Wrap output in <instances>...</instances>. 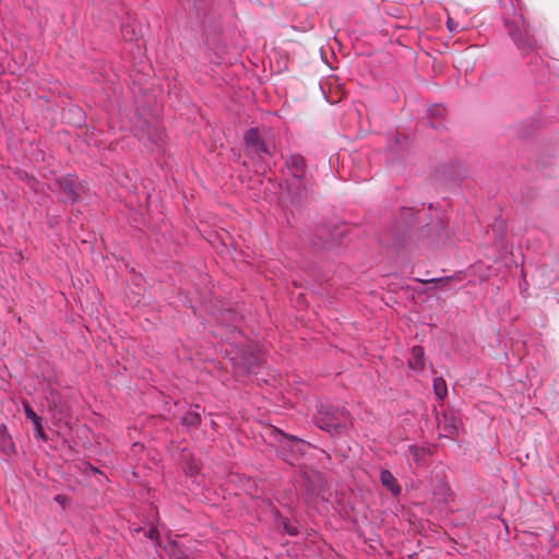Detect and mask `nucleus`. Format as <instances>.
Instances as JSON below:
<instances>
[{"label":"nucleus","mask_w":559,"mask_h":559,"mask_svg":"<svg viewBox=\"0 0 559 559\" xmlns=\"http://www.w3.org/2000/svg\"><path fill=\"white\" fill-rule=\"evenodd\" d=\"M314 420L320 429L332 435L344 433L350 425V416L344 408L322 407Z\"/></svg>","instance_id":"obj_1"},{"label":"nucleus","mask_w":559,"mask_h":559,"mask_svg":"<svg viewBox=\"0 0 559 559\" xmlns=\"http://www.w3.org/2000/svg\"><path fill=\"white\" fill-rule=\"evenodd\" d=\"M506 26L508 28L509 35L518 48L525 51H528L533 48L534 40L527 34L522 16H519L512 21H506Z\"/></svg>","instance_id":"obj_2"},{"label":"nucleus","mask_w":559,"mask_h":559,"mask_svg":"<svg viewBox=\"0 0 559 559\" xmlns=\"http://www.w3.org/2000/svg\"><path fill=\"white\" fill-rule=\"evenodd\" d=\"M287 191L289 195L297 202L307 200L313 193V182L311 176H302L301 178L292 177L288 182Z\"/></svg>","instance_id":"obj_3"},{"label":"nucleus","mask_w":559,"mask_h":559,"mask_svg":"<svg viewBox=\"0 0 559 559\" xmlns=\"http://www.w3.org/2000/svg\"><path fill=\"white\" fill-rule=\"evenodd\" d=\"M58 183L61 191L73 202L76 201L84 191V187L78 181L76 177L72 175L61 177Z\"/></svg>","instance_id":"obj_4"},{"label":"nucleus","mask_w":559,"mask_h":559,"mask_svg":"<svg viewBox=\"0 0 559 559\" xmlns=\"http://www.w3.org/2000/svg\"><path fill=\"white\" fill-rule=\"evenodd\" d=\"M246 147L253 154H257L260 158L262 155H269V150L265 143L261 140L259 131L257 129H250L243 136Z\"/></svg>","instance_id":"obj_5"},{"label":"nucleus","mask_w":559,"mask_h":559,"mask_svg":"<svg viewBox=\"0 0 559 559\" xmlns=\"http://www.w3.org/2000/svg\"><path fill=\"white\" fill-rule=\"evenodd\" d=\"M286 166L289 169L292 177L301 178L302 176H309L306 159L299 154L288 156L286 159Z\"/></svg>","instance_id":"obj_6"},{"label":"nucleus","mask_w":559,"mask_h":559,"mask_svg":"<svg viewBox=\"0 0 559 559\" xmlns=\"http://www.w3.org/2000/svg\"><path fill=\"white\" fill-rule=\"evenodd\" d=\"M23 407L26 418L32 420V424L34 425L36 437L45 440L46 435L41 425V418L33 411L28 403H24Z\"/></svg>","instance_id":"obj_7"},{"label":"nucleus","mask_w":559,"mask_h":559,"mask_svg":"<svg viewBox=\"0 0 559 559\" xmlns=\"http://www.w3.org/2000/svg\"><path fill=\"white\" fill-rule=\"evenodd\" d=\"M380 481L382 486L388 488L394 496H399L401 492V487L397 485L395 477L388 469H381L380 472Z\"/></svg>","instance_id":"obj_8"},{"label":"nucleus","mask_w":559,"mask_h":559,"mask_svg":"<svg viewBox=\"0 0 559 559\" xmlns=\"http://www.w3.org/2000/svg\"><path fill=\"white\" fill-rule=\"evenodd\" d=\"M409 366L413 369L419 370L424 367V349L420 346H414L412 349V360Z\"/></svg>","instance_id":"obj_9"},{"label":"nucleus","mask_w":559,"mask_h":559,"mask_svg":"<svg viewBox=\"0 0 559 559\" xmlns=\"http://www.w3.org/2000/svg\"><path fill=\"white\" fill-rule=\"evenodd\" d=\"M433 391L439 400H443L448 394L447 383L442 378L433 379Z\"/></svg>","instance_id":"obj_10"},{"label":"nucleus","mask_w":559,"mask_h":559,"mask_svg":"<svg viewBox=\"0 0 559 559\" xmlns=\"http://www.w3.org/2000/svg\"><path fill=\"white\" fill-rule=\"evenodd\" d=\"M201 421L200 414L197 412H189L181 417V423L186 426H197Z\"/></svg>","instance_id":"obj_11"},{"label":"nucleus","mask_w":559,"mask_h":559,"mask_svg":"<svg viewBox=\"0 0 559 559\" xmlns=\"http://www.w3.org/2000/svg\"><path fill=\"white\" fill-rule=\"evenodd\" d=\"M420 283L428 284L433 283L439 287H445L453 281V276H445L440 278H429V280H417Z\"/></svg>","instance_id":"obj_12"},{"label":"nucleus","mask_w":559,"mask_h":559,"mask_svg":"<svg viewBox=\"0 0 559 559\" xmlns=\"http://www.w3.org/2000/svg\"><path fill=\"white\" fill-rule=\"evenodd\" d=\"M0 433H1V439H2V443H3V447L10 451H13L14 450V444L12 442V439L11 437L7 433V429L4 426H2L0 428Z\"/></svg>","instance_id":"obj_13"},{"label":"nucleus","mask_w":559,"mask_h":559,"mask_svg":"<svg viewBox=\"0 0 559 559\" xmlns=\"http://www.w3.org/2000/svg\"><path fill=\"white\" fill-rule=\"evenodd\" d=\"M447 424L444 426V430L451 435H455L459 431V427L455 424V419L453 417L445 419Z\"/></svg>","instance_id":"obj_14"},{"label":"nucleus","mask_w":559,"mask_h":559,"mask_svg":"<svg viewBox=\"0 0 559 559\" xmlns=\"http://www.w3.org/2000/svg\"><path fill=\"white\" fill-rule=\"evenodd\" d=\"M146 536L152 539L156 540L159 537V533L156 527H152L147 533Z\"/></svg>","instance_id":"obj_15"},{"label":"nucleus","mask_w":559,"mask_h":559,"mask_svg":"<svg viewBox=\"0 0 559 559\" xmlns=\"http://www.w3.org/2000/svg\"><path fill=\"white\" fill-rule=\"evenodd\" d=\"M285 438H286L287 440H289L290 442H293L294 444H296L297 447H299V445H302V444H304V443H302V441H301V440H299V439H298V438H296V437H293V436H286Z\"/></svg>","instance_id":"obj_16"},{"label":"nucleus","mask_w":559,"mask_h":559,"mask_svg":"<svg viewBox=\"0 0 559 559\" xmlns=\"http://www.w3.org/2000/svg\"><path fill=\"white\" fill-rule=\"evenodd\" d=\"M66 500V497L64 496H61V495H58L55 497V501H57L58 503H63Z\"/></svg>","instance_id":"obj_17"},{"label":"nucleus","mask_w":559,"mask_h":559,"mask_svg":"<svg viewBox=\"0 0 559 559\" xmlns=\"http://www.w3.org/2000/svg\"><path fill=\"white\" fill-rule=\"evenodd\" d=\"M88 468H90L94 474H100V472H99L96 467H94V466H92V465H90V466H88Z\"/></svg>","instance_id":"obj_18"},{"label":"nucleus","mask_w":559,"mask_h":559,"mask_svg":"<svg viewBox=\"0 0 559 559\" xmlns=\"http://www.w3.org/2000/svg\"><path fill=\"white\" fill-rule=\"evenodd\" d=\"M287 532L290 535H296L297 534V531L295 528H290V527H287Z\"/></svg>","instance_id":"obj_19"},{"label":"nucleus","mask_w":559,"mask_h":559,"mask_svg":"<svg viewBox=\"0 0 559 559\" xmlns=\"http://www.w3.org/2000/svg\"><path fill=\"white\" fill-rule=\"evenodd\" d=\"M451 24H452V21H451V20H449V21H448L449 28H450L451 31H453L454 28H453V27H451Z\"/></svg>","instance_id":"obj_20"}]
</instances>
